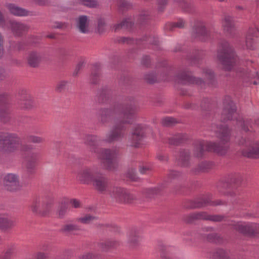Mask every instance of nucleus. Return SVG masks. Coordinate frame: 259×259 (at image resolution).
Listing matches in <instances>:
<instances>
[{
    "instance_id": "1",
    "label": "nucleus",
    "mask_w": 259,
    "mask_h": 259,
    "mask_svg": "<svg viewBox=\"0 0 259 259\" xmlns=\"http://www.w3.org/2000/svg\"><path fill=\"white\" fill-rule=\"evenodd\" d=\"M212 130L219 133L218 137L221 143L218 144L214 142L204 141H197L195 145L194 154L197 157H201L205 151H213L218 154L225 155L228 150L229 146L227 143L230 140V131L227 126H216Z\"/></svg>"
},
{
    "instance_id": "2",
    "label": "nucleus",
    "mask_w": 259,
    "mask_h": 259,
    "mask_svg": "<svg viewBox=\"0 0 259 259\" xmlns=\"http://www.w3.org/2000/svg\"><path fill=\"white\" fill-rule=\"evenodd\" d=\"M32 149L31 145H22L20 138L15 134H0V155L6 156L19 149L22 152H27Z\"/></svg>"
},
{
    "instance_id": "3",
    "label": "nucleus",
    "mask_w": 259,
    "mask_h": 259,
    "mask_svg": "<svg viewBox=\"0 0 259 259\" xmlns=\"http://www.w3.org/2000/svg\"><path fill=\"white\" fill-rule=\"evenodd\" d=\"M98 138L95 135H87L84 138L85 144L90 147V150L97 154L101 163L105 168L111 169L113 165L114 160L117 155L115 150L110 149L99 150L97 148Z\"/></svg>"
},
{
    "instance_id": "4",
    "label": "nucleus",
    "mask_w": 259,
    "mask_h": 259,
    "mask_svg": "<svg viewBox=\"0 0 259 259\" xmlns=\"http://www.w3.org/2000/svg\"><path fill=\"white\" fill-rule=\"evenodd\" d=\"M238 114L236 112V108L231 98L229 96H226L223 100L222 111L221 113V119L226 122L234 119H237V126H240L245 132L249 130L247 124L248 121H244L240 117L238 119Z\"/></svg>"
},
{
    "instance_id": "5",
    "label": "nucleus",
    "mask_w": 259,
    "mask_h": 259,
    "mask_svg": "<svg viewBox=\"0 0 259 259\" xmlns=\"http://www.w3.org/2000/svg\"><path fill=\"white\" fill-rule=\"evenodd\" d=\"M217 58L226 71L231 70L236 65L238 58L230 44L224 41L219 47L217 53Z\"/></svg>"
},
{
    "instance_id": "6",
    "label": "nucleus",
    "mask_w": 259,
    "mask_h": 259,
    "mask_svg": "<svg viewBox=\"0 0 259 259\" xmlns=\"http://www.w3.org/2000/svg\"><path fill=\"white\" fill-rule=\"evenodd\" d=\"M109 194L112 199L119 203H130L135 199V197L128 190L119 187H113Z\"/></svg>"
},
{
    "instance_id": "7",
    "label": "nucleus",
    "mask_w": 259,
    "mask_h": 259,
    "mask_svg": "<svg viewBox=\"0 0 259 259\" xmlns=\"http://www.w3.org/2000/svg\"><path fill=\"white\" fill-rule=\"evenodd\" d=\"M51 207V201L37 198L33 201L30 206V209L35 214L45 215L50 211Z\"/></svg>"
},
{
    "instance_id": "8",
    "label": "nucleus",
    "mask_w": 259,
    "mask_h": 259,
    "mask_svg": "<svg viewBox=\"0 0 259 259\" xmlns=\"http://www.w3.org/2000/svg\"><path fill=\"white\" fill-rule=\"evenodd\" d=\"M234 229L238 232L246 235H253L257 231L258 225L255 223L237 222L230 223Z\"/></svg>"
},
{
    "instance_id": "9",
    "label": "nucleus",
    "mask_w": 259,
    "mask_h": 259,
    "mask_svg": "<svg viewBox=\"0 0 259 259\" xmlns=\"http://www.w3.org/2000/svg\"><path fill=\"white\" fill-rule=\"evenodd\" d=\"M97 174L91 167H84L80 169L77 174L76 179L81 183L90 185Z\"/></svg>"
},
{
    "instance_id": "10",
    "label": "nucleus",
    "mask_w": 259,
    "mask_h": 259,
    "mask_svg": "<svg viewBox=\"0 0 259 259\" xmlns=\"http://www.w3.org/2000/svg\"><path fill=\"white\" fill-rule=\"evenodd\" d=\"M259 37V29L256 27L249 29L245 40L247 49L250 50L256 49L258 47L257 38Z\"/></svg>"
},
{
    "instance_id": "11",
    "label": "nucleus",
    "mask_w": 259,
    "mask_h": 259,
    "mask_svg": "<svg viewBox=\"0 0 259 259\" xmlns=\"http://www.w3.org/2000/svg\"><path fill=\"white\" fill-rule=\"evenodd\" d=\"M98 191L103 193L106 191L108 188V181L102 175L97 172L91 184Z\"/></svg>"
},
{
    "instance_id": "12",
    "label": "nucleus",
    "mask_w": 259,
    "mask_h": 259,
    "mask_svg": "<svg viewBox=\"0 0 259 259\" xmlns=\"http://www.w3.org/2000/svg\"><path fill=\"white\" fill-rule=\"evenodd\" d=\"M176 81L182 84H196L198 85H204V82L200 78L193 77L189 73L187 72H183L179 74L176 79Z\"/></svg>"
},
{
    "instance_id": "13",
    "label": "nucleus",
    "mask_w": 259,
    "mask_h": 259,
    "mask_svg": "<svg viewBox=\"0 0 259 259\" xmlns=\"http://www.w3.org/2000/svg\"><path fill=\"white\" fill-rule=\"evenodd\" d=\"M125 129V126L121 123L116 125L111 133L107 136L106 141L107 142L111 143L120 139L123 137Z\"/></svg>"
},
{
    "instance_id": "14",
    "label": "nucleus",
    "mask_w": 259,
    "mask_h": 259,
    "mask_svg": "<svg viewBox=\"0 0 259 259\" xmlns=\"http://www.w3.org/2000/svg\"><path fill=\"white\" fill-rule=\"evenodd\" d=\"M4 183L6 189L10 191L16 190L19 188L18 177L13 174H8L4 178Z\"/></svg>"
},
{
    "instance_id": "15",
    "label": "nucleus",
    "mask_w": 259,
    "mask_h": 259,
    "mask_svg": "<svg viewBox=\"0 0 259 259\" xmlns=\"http://www.w3.org/2000/svg\"><path fill=\"white\" fill-rule=\"evenodd\" d=\"M138 110V108L135 106L126 107L121 113V115L123 117L121 122L122 123H131Z\"/></svg>"
},
{
    "instance_id": "16",
    "label": "nucleus",
    "mask_w": 259,
    "mask_h": 259,
    "mask_svg": "<svg viewBox=\"0 0 259 259\" xmlns=\"http://www.w3.org/2000/svg\"><path fill=\"white\" fill-rule=\"evenodd\" d=\"M144 128L141 125H135L131 138L133 145L137 147L138 144L144 138Z\"/></svg>"
},
{
    "instance_id": "17",
    "label": "nucleus",
    "mask_w": 259,
    "mask_h": 259,
    "mask_svg": "<svg viewBox=\"0 0 259 259\" xmlns=\"http://www.w3.org/2000/svg\"><path fill=\"white\" fill-rule=\"evenodd\" d=\"M191 217L193 219L209 220L215 222H221L224 218V215H210L204 211L193 213Z\"/></svg>"
},
{
    "instance_id": "18",
    "label": "nucleus",
    "mask_w": 259,
    "mask_h": 259,
    "mask_svg": "<svg viewBox=\"0 0 259 259\" xmlns=\"http://www.w3.org/2000/svg\"><path fill=\"white\" fill-rule=\"evenodd\" d=\"M10 26L13 34L16 36H21L29 29L26 24L14 21H10Z\"/></svg>"
},
{
    "instance_id": "19",
    "label": "nucleus",
    "mask_w": 259,
    "mask_h": 259,
    "mask_svg": "<svg viewBox=\"0 0 259 259\" xmlns=\"http://www.w3.org/2000/svg\"><path fill=\"white\" fill-rule=\"evenodd\" d=\"M223 204L224 203L220 200L217 201H211L209 197L203 196L195 200L194 204L191 207L193 208H199L207 205H218Z\"/></svg>"
},
{
    "instance_id": "20",
    "label": "nucleus",
    "mask_w": 259,
    "mask_h": 259,
    "mask_svg": "<svg viewBox=\"0 0 259 259\" xmlns=\"http://www.w3.org/2000/svg\"><path fill=\"white\" fill-rule=\"evenodd\" d=\"M40 158V154L38 152L35 151L28 153L25 157L27 168L29 170L33 169L36 166Z\"/></svg>"
},
{
    "instance_id": "21",
    "label": "nucleus",
    "mask_w": 259,
    "mask_h": 259,
    "mask_svg": "<svg viewBox=\"0 0 259 259\" xmlns=\"http://www.w3.org/2000/svg\"><path fill=\"white\" fill-rule=\"evenodd\" d=\"M42 55L36 52H30L27 56V62L29 65L32 67H37L42 60Z\"/></svg>"
},
{
    "instance_id": "22",
    "label": "nucleus",
    "mask_w": 259,
    "mask_h": 259,
    "mask_svg": "<svg viewBox=\"0 0 259 259\" xmlns=\"http://www.w3.org/2000/svg\"><path fill=\"white\" fill-rule=\"evenodd\" d=\"M7 8L10 13L17 16L23 17L29 15V12L25 9L19 7L14 4H8Z\"/></svg>"
},
{
    "instance_id": "23",
    "label": "nucleus",
    "mask_w": 259,
    "mask_h": 259,
    "mask_svg": "<svg viewBox=\"0 0 259 259\" xmlns=\"http://www.w3.org/2000/svg\"><path fill=\"white\" fill-rule=\"evenodd\" d=\"M242 181V177L239 174H232L229 175L226 180V183H224V186L227 187H233V185H237L240 184Z\"/></svg>"
},
{
    "instance_id": "24",
    "label": "nucleus",
    "mask_w": 259,
    "mask_h": 259,
    "mask_svg": "<svg viewBox=\"0 0 259 259\" xmlns=\"http://www.w3.org/2000/svg\"><path fill=\"white\" fill-rule=\"evenodd\" d=\"M240 76L244 78V80L247 81L248 80L245 78H248L250 83L253 84H259V75L256 73L255 71L250 72H245L244 70H240Z\"/></svg>"
},
{
    "instance_id": "25",
    "label": "nucleus",
    "mask_w": 259,
    "mask_h": 259,
    "mask_svg": "<svg viewBox=\"0 0 259 259\" xmlns=\"http://www.w3.org/2000/svg\"><path fill=\"white\" fill-rule=\"evenodd\" d=\"M117 112L118 111L116 109H102L100 110L101 121L103 123L109 122L113 114Z\"/></svg>"
},
{
    "instance_id": "26",
    "label": "nucleus",
    "mask_w": 259,
    "mask_h": 259,
    "mask_svg": "<svg viewBox=\"0 0 259 259\" xmlns=\"http://www.w3.org/2000/svg\"><path fill=\"white\" fill-rule=\"evenodd\" d=\"M77 26L81 33L89 32V22L86 16L79 17L77 21Z\"/></svg>"
},
{
    "instance_id": "27",
    "label": "nucleus",
    "mask_w": 259,
    "mask_h": 259,
    "mask_svg": "<svg viewBox=\"0 0 259 259\" xmlns=\"http://www.w3.org/2000/svg\"><path fill=\"white\" fill-rule=\"evenodd\" d=\"M140 237L137 231H131L128 235V243L131 247H135L139 244Z\"/></svg>"
},
{
    "instance_id": "28",
    "label": "nucleus",
    "mask_w": 259,
    "mask_h": 259,
    "mask_svg": "<svg viewBox=\"0 0 259 259\" xmlns=\"http://www.w3.org/2000/svg\"><path fill=\"white\" fill-rule=\"evenodd\" d=\"M243 155L249 158H256L259 156V144L254 145L251 148L244 150Z\"/></svg>"
},
{
    "instance_id": "29",
    "label": "nucleus",
    "mask_w": 259,
    "mask_h": 259,
    "mask_svg": "<svg viewBox=\"0 0 259 259\" xmlns=\"http://www.w3.org/2000/svg\"><path fill=\"white\" fill-rule=\"evenodd\" d=\"M133 21L130 18H126L123 20L120 23L115 24L113 29L114 31H117L121 29L131 28L133 25Z\"/></svg>"
},
{
    "instance_id": "30",
    "label": "nucleus",
    "mask_w": 259,
    "mask_h": 259,
    "mask_svg": "<svg viewBox=\"0 0 259 259\" xmlns=\"http://www.w3.org/2000/svg\"><path fill=\"white\" fill-rule=\"evenodd\" d=\"M222 25L224 30L227 32L231 33L234 30V22L230 16H226L225 17L223 21Z\"/></svg>"
},
{
    "instance_id": "31",
    "label": "nucleus",
    "mask_w": 259,
    "mask_h": 259,
    "mask_svg": "<svg viewBox=\"0 0 259 259\" xmlns=\"http://www.w3.org/2000/svg\"><path fill=\"white\" fill-rule=\"evenodd\" d=\"M195 31L197 34V36L200 37L202 40H205L209 35L208 32L203 24L197 26L195 29Z\"/></svg>"
},
{
    "instance_id": "32",
    "label": "nucleus",
    "mask_w": 259,
    "mask_h": 259,
    "mask_svg": "<svg viewBox=\"0 0 259 259\" xmlns=\"http://www.w3.org/2000/svg\"><path fill=\"white\" fill-rule=\"evenodd\" d=\"M14 225L15 222L13 221L0 215V229L6 230L12 228Z\"/></svg>"
},
{
    "instance_id": "33",
    "label": "nucleus",
    "mask_w": 259,
    "mask_h": 259,
    "mask_svg": "<svg viewBox=\"0 0 259 259\" xmlns=\"http://www.w3.org/2000/svg\"><path fill=\"white\" fill-rule=\"evenodd\" d=\"M212 258L213 259H230V253L223 249H218L213 252Z\"/></svg>"
},
{
    "instance_id": "34",
    "label": "nucleus",
    "mask_w": 259,
    "mask_h": 259,
    "mask_svg": "<svg viewBox=\"0 0 259 259\" xmlns=\"http://www.w3.org/2000/svg\"><path fill=\"white\" fill-rule=\"evenodd\" d=\"M185 140V136L182 134H177L169 139V143L171 145H178Z\"/></svg>"
},
{
    "instance_id": "35",
    "label": "nucleus",
    "mask_w": 259,
    "mask_h": 259,
    "mask_svg": "<svg viewBox=\"0 0 259 259\" xmlns=\"http://www.w3.org/2000/svg\"><path fill=\"white\" fill-rule=\"evenodd\" d=\"M80 230L78 226L74 224H66L61 228V231L63 233H71L73 231Z\"/></svg>"
},
{
    "instance_id": "36",
    "label": "nucleus",
    "mask_w": 259,
    "mask_h": 259,
    "mask_svg": "<svg viewBox=\"0 0 259 259\" xmlns=\"http://www.w3.org/2000/svg\"><path fill=\"white\" fill-rule=\"evenodd\" d=\"M213 166V163L210 162L204 161L201 162L198 167V171L205 172L211 169Z\"/></svg>"
},
{
    "instance_id": "37",
    "label": "nucleus",
    "mask_w": 259,
    "mask_h": 259,
    "mask_svg": "<svg viewBox=\"0 0 259 259\" xmlns=\"http://www.w3.org/2000/svg\"><path fill=\"white\" fill-rule=\"evenodd\" d=\"M185 25V22L182 19H179L177 22L174 23H169L166 24V27L167 29L172 30L173 28L178 27V28H183L184 27Z\"/></svg>"
},
{
    "instance_id": "38",
    "label": "nucleus",
    "mask_w": 259,
    "mask_h": 259,
    "mask_svg": "<svg viewBox=\"0 0 259 259\" xmlns=\"http://www.w3.org/2000/svg\"><path fill=\"white\" fill-rule=\"evenodd\" d=\"M203 73L206 77V81H207L208 83H212L214 78V74L212 70L209 69H203Z\"/></svg>"
},
{
    "instance_id": "39",
    "label": "nucleus",
    "mask_w": 259,
    "mask_h": 259,
    "mask_svg": "<svg viewBox=\"0 0 259 259\" xmlns=\"http://www.w3.org/2000/svg\"><path fill=\"white\" fill-rule=\"evenodd\" d=\"M190 153L189 151L184 150L180 152L179 160L183 163L184 166L186 165V162L189 159Z\"/></svg>"
},
{
    "instance_id": "40",
    "label": "nucleus",
    "mask_w": 259,
    "mask_h": 259,
    "mask_svg": "<svg viewBox=\"0 0 259 259\" xmlns=\"http://www.w3.org/2000/svg\"><path fill=\"white\" fill-rule=\"evenodd\" d=\"M27 140L28 142L34 144H39L45 141V139L42 137L33 135H30L28 136Z\"/></svg>"
},
{
    "instance_id": "41",
    "label": "nucleus",
    "mask_w": 259,
    "mask_h": 259,
    "mask_svg": "<svg viewBox=\"0 0 259 259\" xmlns=\"http://www.w3.org/2000/svg\"><path fill=\"white\" fill-rule=\"evenodd\" d=\"M67 205L65 203H62L60 204L58 212L59 218H62L64 217L67 211Z\"/></svg>"
},
{
    "instance_id": "42",
    "label": "nucleus",
    "mask_w": 259,
    "mask_h": 259,
    "mask_svg": "<svg viewBox=\"0 0 259 259\" xmlns=\"http://www.w3.org/2000/svg\"><path fill=\"white\" fill-rule=\"evenodd\" d=\"M99 77V68L97 66H95L94 70H93L91 75V79L93 83H96L97 82L98 79Z\"/></svg>"
},
{
    "instance_id": "43",
    "label": "nucleus",
    "mask_w": 259,
    "mask_h": 259,
    "mask_svg": "<svg viewBox=\"0 0 259 259\" xmlns=\"http://www.w3.org/2000/svg\"><path fill=\"white\" fill-rule=\"evenodd\" d=\"M175 123H176V119L171 117H166L163 118L161 120L162 124L165 126H171Z\"/></svg>"
},
{
    "instance_id": "44",
    "label": "nucleus",
    "mask_w": 259,
    "mask_h": 259,
    "mask_svg": "<svg viewBox=\"0 0 259 259\" xmlns=\"http://www.w3.org/2000/svg\"><path fill=\"white\" fill-rule=\"evenodd\" d=\"M95 217L91 215H87L83 217L79 218L77 219L78 222L82 224H89L95 219Z\"/></svg>"
},
{
    "instance_id": "45",
    "label": "nucleus",
    "mask_w": 259,
    "mask_h": 259,
    "mask_svg": "<svg viewBox=\"0 0 259 259\" xmlns=\"http://www.w3.org/2000/svg\"><path fill=\"white\" fill-rule=\"evenodd\" d=\"M16 251L14 248H10L8 249L4 254V258L5 259H9L15 256Z\"/></svg>"
},
{
    "instance_id": "46",
    "label": "nucleus",
    "mask_w": 259,
    "mask_h": 259,
    "mask_svg": "<svg viewBox=\"0 0 259 259\" xmlns=\"http://www.w3.org/2000/svg\"><path fill=\"white\" fill-rule=\"evenodd\" d=\"M144 193L146 197H150L158 193V189L155 188H148L144 190Z\"/></svg>"
},
{
    "instance_id": "47",
    "label": "nucleus",
    "mask_w": 259,
    "mask_h": 259,
    "mask_svg": "<svg viewBox=\"0 0 259 259\" xmlns=\"http://www.w3.org/2000/svg\"><path fill=\"white\" fill-rule=\"evenodd\" d=\"M206 240L210 242H216L220 239V236L216 233H211L207 235Z\"/></svg>"
},
{
    "instance_id": "48",
    "label": "nucleus",
    "mask_w": 259,
    "mask_h": 259,
    "mask_svg": "<svg viewBox=\"0 0 259 259\" xmlns=\"http://www.w3.org/2000/svg\"><path fill=\"white\" fill-rule=\"evenodd\" d=\"M105 22L104 20H99L98 24V31L99 33H102L104 32L105 30Z\"/></svg>"
},
{
    "instance_id": "49",
    "label": "nucleus",
    "mask_w": 259,
    "mask_h": 259,
    "mask_svg": "<svg viewBox=\"0 0 259 259\" xmlns=\"http://www.w3.org/2000/svg\"><path fill=\"white\" fill-rule=\"evenodd\" d=\"M9 111L8 110V109H6L4 111H3V110H1L0 111V117L1 118V119L4 121V122H6L8 119H9Z\"/></svg>"
},
{
    "instance_id": "50",
    "label": "nucleus",
    "mask_w": 259,
    "mask_h": 259,
    "mask_svg": "<svg viewBox=\"0 0 259 259\" xmlns=\"http://www.w3.org/2000/svg\"><path fill=\"white\" fill-rule=\"evenodd\" d=\"M82 3L89 7H95L97 5V2L96 0H81Z\"/></svg>"
},
{
    "instance_id": "51",
    "label": "nucleus",
    "mask_w": 259,
    "mask_h": 259,
    "mask_svg": "<svg viewBox=\"0 0 259 259\" xmlns=\"http://www.w3.org/2000/svg\"><path fill=\"white\" fill-rule=\"evenodd\" d=\"M59 56L60 59L64 60L67 59L69 56V53L66 50L61 49L59 50Z\"/></svg>"
},
{
    "instance_id": "52",
    "label": "nucleus",
    "mask_w": 259,
    "mask_h": 259,
    "mask_svg": "<svg viewBox=\"0 0 259 259\" xmlns=\"http://www.w3.org/2000/svg\"><path fill=\"white\" fill-rule=\"evenodd\" d=\"M149 19V16L148 12H142L139 17V20L140 23H143L146 20Z\"/></svg>"
},
{
    "instance_id": "53",
    "label": "nucleus",
    "mask_w": 259,
    "mask_h": 259,
    "mask_svg": "<svg viewBox=\"0 0 259 259\" xmlns=\"http://www.w3.org/2000/svg\"><path fill=\"white\" fill-rule=\"evenodd\" d=\"M118 6L120 8L123 9H129L131 7V4L124 0H120Z\"/></svg>"
},
{
    "instance_id": "54",
    "label": "nucleus",
    "mask_w": 259,
    "mask_h": 259,
    "mask_svg": "<svg viewBox=\"0 0 259 259\" xmlns=\"http://www.w3.org/2000/svg\"><path fill=\"white\" fill-rule=\"evenodd\" d=\"M70 203L71 204L73 207L75 208H79L81 206L80 201L77 199H71L70 201Z\"/></svg>"
},
{
    "instance_id": "55",
    "label": "nucleus",
    "mask_w": 259,
    "mask_h": 259,
    "mask_svg": "<svg viewBox=\"0 0 259 259\" xmlns=\"http://www.w3.org/2000/svg\"><path fill=\"white\" fill-rule=\"evenodd\" d=\"M14 49L17 51H21L24 49L25 44L22 42H18L13 46Z\"/></svg>"
},
{
    "instance_id": "56",
    "label": "nucleus",
    "mask_w": 259,
    "mask_h": 259,
    "mask_svg": "<svg viewBox=\"0 0 259 259\" xmlns=\"http://www.w3.org/2000/svg\"><path fill=\"white\" fill-rule=\"evenodd\" d=\"M145 79L149 83H153L156 81V78L153 75L148 74L145 76Z\"/></svg>"
},
{
    "instance_id": "57",
    "label": "nucleus",
    "mask_w": 259,
    "mask_h": 259,
    "mask_svg": "<svg viewBox=\"0 0 259 259\" xmlns=\"http://www.w3.org/2000/svg\"><path fill=\"white\" fill-rule=\"evenodd\" d=\"M180 175V172L175 170H171L169 171L168 174V177L170 179H175Z\"/></svg>"
},
{
    "instance_id": "58",
    "label": "nucleus",
    "mask_w": 259,
    "mask_h": 259,
    "mask_svg": "<svg viewBox=\"0 0 259 259\" xmlns=\"http://www.w3.org/2000/svg\"><path fill=\"white\" fill-rule=\"evenodd\" d=\"M167 4V0H160L158 2V10L160 11H162L163 9V7L165 6Z\"/></svg>"
},
{
    "instance_id": "59",
    "label": "nucleus",
    "mask_w": 259,
    "mask_h": 259,
    "mask_svg": "<svg viewBox=\"0 0 259 259\" xmlns=\"http://www.w3.org/2000/svg\"><path fill=\"white\" fill-rule=\"evenodd\" d=\"M135 172V170L132 171V173L130 172L127 173V177L132 181H136L137 180V177Z\"/></svg>"
},
{
    "instance_id": "60",
    "label": "nucleus",
    "mask_w": 259,
    "mask_h": 259,
    "mask_svg": "<svg viewBox=\"0 0 259 259\" xmlns=\"http://www.w3.org/2000/svg\"><path fill=\"white\" fill-rule=\"evenodd\" d=\"M7 76V73H6L5 70L0 67V80H3Z\"/></svg>"
},
{
    "instance_id": "61",
    "label": "nucleus",
    "mask_w": 259,
    "mask_h": 259,
    "mask_svg": "<svg viewBox=\"0 0 259 259\" xmlns=\"http://www.w3.org/2000/svg\"><path fill=\"white\" fill-rule=\"evenodd\" d=\"M8 100V95L6 94L0 95V102L7 103Z\"/></svg>"
},
{
    "instance_id": "62",
    "label": "nucleus",
    "mask_w": 259,
    "mask_h": 259,
    "mask_svg": "<svg viewBox=\"0 0 259 259\" xmlns=\"http://www.w3.org/2000/svg\"><path fill=\"white\" fill-rule=\"evenodd\" d=\"M157 158L159 160L162 162L166 161L168 159L167 156L166 155L161 154H158L157 156Z\"/></svg>"
},
{
    "instance_id": "63",
    "label": "nucleus",
    "mask_w": 259,
    "mask_h": 259,
    "mask_svg": "<svg viewBox=\"0 0 259 259\" xmlns=\"http://www.w3.org/2000/svg\"><path fill=\"white\" fill-rule=\"evenodd\" d=\"M94 257H95V256L92 253H89L83 255L79 259H94Z\"/></svg>"
},
{
    "instance_id": "64",
    "label": "nucleus",
    "mask_w": 259,
    "mask_h": 259,
    "mask_svg": "<svg viewBox=\"0 0 259 259\" xmlns=\"http://www.w3.org/2000/svg\"><path fill=\"white\" fill-rule=\"evenodd\" d=\"M46 255L44 253L38 252L35 255V259H45Z\"/></svg>"
}]
</instances>
